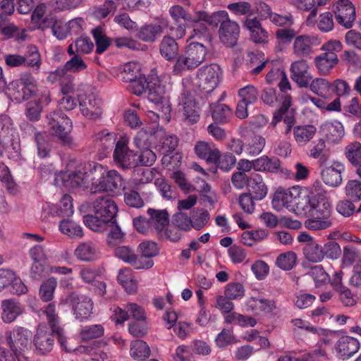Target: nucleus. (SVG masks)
Wrapping results in <instances>:
<instances>
[{"label":"nucleus","instance_id":"obj_1","mask_svg":"<svg viewBox=\"0 0 361 361\" xmlns=\"http://www.w3.org/2000/svg\"><path fill=\"white\" fill-rule=\"evenodd\" d=\"M46 121L51 134L57 137L63 146L70 149L77 147L71 135L73 130L72 121L61 110L50 112L47 116Z\"/></svg>","mask_w":361,"mask_h":361},{"label":"nucleus","instance_id":"obj_2","mask_svg":"<svg viewBox=\"0 0 361 361\" xmlns=\"http://www.w3.org/2000/svg\"><path fill=\"white\" fill-rule=\"evenodd\" d=\"M310 217L305 220V226L308 230L318 231L330 228L332 224L331 216L332 205L328 199L317 200L314 199Z\"/></svg>","mask_w":361,"mask_h":361},{"label":"nucleus","instance_id":"obj_3","mask_svg":"<svg viewBox=\"0 0 361 361\" xmlns=\"http://www.w3.org/2000/svg\"><path fill=\"white\" fill-rule=\"evenodd\" d=\"M37 82L29 72L13 80L7 86V94L12 101L20 103L29 99L36 91Z\"/></svg>","mask_w":361,"mask_h":361},{"label":"nucleus","instance_id":"obj_4","mask_svg":"<svg viewBox=\"0 0 361 361\" xmlns=\"http://www.w3.org/2000/svg\"><path fill=\"white\" fill-rule=\"evenodd\" d=\"M76 96L82 115L90 119H97L102 114V100L91 92L90 87L81 85L77 90Z\"/></svg>","mask_w":361,"mask_h":361},{"label":"nucleus","instance_id":"obj_5","mask_svg":"<svg viewBox=\"0 0 361 361\" xmlns=\"http://www.w3.org/2000/svg\"><path fill=\"white\" fill-rule=\"evenodd\" d=\"M190 83V80L184 78L183 84L185 87L180 99L183 106V114L190 123H195L200 119V101L204 102L203 96L195 90L187 88V84Z\"/></svg>","mask_w":361,"mask_h":361},{"label":"nucleus","instance_id":"obj_6","mask_svg":"<svg viewBox=\"0 0 361 361\" xmlns=\"http://www.w3.org/2000/svg\"><path fill=\"white\" fill-rule=\"evenodd\" d=\"M61 304L71 307L72 312L77 320L80 322L87 320L93 314L94 303L89 296L78 295L71 292L61 300Z\"/></svg>","mask_w":361,"mask_h":361},{"label":"nucleus","instance_id":"obj_7","mask_svg":"<svg viewBox=\"0 0 361 361\" xmlns=\"http://www.w3.org/2000/svg\"><path fill=\"white\" fill-rule=\"evenodd\" d=\"M47 316L49 324L54 333L57 336V339L63 350L67 353L79 352L89 353L90 349L84 345H80L76 348L68 345L67 338L64 336L63 329L59 325V318L56 314L55 305L53 303L48 304L43 310Z\"/></svg>","mask_w":361,"mask_h":361},{"label":"nucleus","instance_id":"obj_8","mask_svg":"<svg viewBox=\"0 0 361 361\" xmlns=\"http://www.w3.org/2000/svg\"><path fill=\"white\" fill-rule=\"evenodd\" d=\"M32 338V331L20 326H15L6 333V343L11 351L18 353H23L30 348Z\"/></svg>","mask_w":361,"mask_h":361},{"label":"nucleus","instance_id":"obj_9","mask_svg":"<svg viewBox=\"0 0 361 361\" xmlns=\"http://www.w3.org/2000/svg\"><path fill=\"white\" fill-rule=\"evenodd\" d=\"M111 74L120 80L129 82L128 90L133 94L140 96L145 90L147 76L141 73V69H112Z\"/></svg>","mask_w":361,"mask_h":361},{"label":"nucleus","instance_id":"obj_10","mask_svg":"<svg viewBox=\"0 0 361 361\" xmlns=\"http://www.w3.org/2000/svg\"><path fill=\"white\" fill-rule=\"evenodd\" d=\"M206 54V48L202 44L190 42L185 53L178 56L175 68H196L204 61Z\"/></svg>","mask_w":361,"mask_h":361},{"label":"nucleus","instance_id":"obj_11","mask_svg":"<svg viewBox=\"0 0 361 361\" xmlns=\"http://www.w3.org/2000/svg\"><path fill=\"white\" fill-rule=\"evenodd\" d=\"M135 157L137 153L129 149L128 140L121 137L117 140L113 152V159L116 164L123 169L135 168L137 166Z\"/></svg>","mask_w":361,"mask_h":361},{"label":"nucleus","instance_id":"obj_12","mask_svg":"<svg viewBox=\"0 0 361 361\" xmlns=\"http://www.w3.org/2000/svg\"><path fill=\"white\" fill-rule=\"evenodd\" d=\"M123 179L116 170L108 171L97 181L92 183L90 190L92 193L101 192H114L116 190L124 188Z\"/></svg>","mask_w":361,"mask_h":361},{"label":"nucleus","instance_id":"obj_13","mask_svg":"<svg viewBox=\"0 0 361 361\" xmlns=\"http://www.w3.org/2000/svg\"><path fill=\"white\" fill-rule=\"evenodd\" d=\"M221 69H198L196 77L192 80L194 86L200 92H212L220 82Z\"/></svg>","mask_w":361,"mask_h":361},{"label":"nucleus","instance_id":"obj_14","mask_svg":"<svg viewBox=\"0 0 361 361\" xmlns=\"http://www.w3.org/2000/svg\"><path fill=\"white\" fill-rule=\"evenodd\" d=\"M229 19L228 14L226 11H220L214 13L211 16H208L205 12L201 11L197 13V17L194 19L195 25L194 27V35L200 38L202 35L207 32V27L202 21L207 23L212 26H217L219 23Z\"/></svg>","mask_w":361,"mask_h":361},{"label":"nucleus","instance_id":"obj_15","mask_svg":"<svg viewBox=\"0 0 361 361\" xmlns=\"http://www.w3.org/2000/svg\"><path fill=\"white\" fill-rule=\"evenodd\" d=\"M92 207L94 214L103 217L111 224L116 223L115 217L118 207L113 199L108 195L98 197L93 202Z\"/></svg>","mask_w":361,"mask_h":361},{"label":"nucleus","instance_id":"obj_16","mask_svg":"<svg viewBox=\"0 0 361 361\" xmlns=\"http://www.w3.org/2000/svg\"><path fill=\"white\" fill-rule=\"evenodd\" d=\"M54 334L49 331L45 325H39L33 338V344L37 355H45L49 353L54 345Z\"/></svg>","mask_w":361,"mask_h":361},{"label":"nucleus","instance_id":"obj_17","mask_svg":"<svg viewBox=\"0 0 361 361\" xmlns=\"http://www.w3.org/2000/svg\"><path fill=\"white\" fill-rule=\"evenodd\" d=\"M79 69H55L47 76V81L51 84L59 81L62 94L72 92L75 85L74 82L75 74Z\"/></svg>","mask_w":361,"mask_h":361},{"label":"nucleus","instance_id":"obj_18","mask_svg":"<svg viewBox=\"0 0 361 361\" xmlns=\"http://www.w3.org/2000/svg\"><path fill=\"white\" fill-rule=\"evenodd\" d=\"M334 12L339 24L350 28L355 19V8L349 0H339L334 5Z\"/></svg>","mask_w":361,"mask_h":361},{"label":"nucleus","instance_id":"obj_19","mask_svg":"<svg viewBox=\"0 0 361 361\" xmlns=\"http://www.w3.org/2000/svg\"><path fill=\"white\" fill-rule=\"evenodd\" d=\"M310 87L313 92L319 96H323L324 91L329 88H331L338 97L348 94L350 92V87L348 83L341 80H337L334 85H330L325 79H316L315 81L312 82Z\"/></svg>","mask_w":361,"mask_h":361},{"label":"nucleus","instance_id":"obj_20","mask_svg":"<svg viewBox=\"0 0 361 361\" xmlns=\"http://www.w3.org/2000/svg\"><path fill=\"white\" fill-rule=\"evenodd\" d=\"M20 128L29 133H34L39 157H48L51 152L50 135L46 132H37L35 127L28 123H23Z\"/></svg>","mask_w":361,"mask_h":361},{"label":"nucleus","instance_id":"obj_21","mask_svg":"<svg viewBox=\"0 0 361 361\" xmlns=\"http://www.w3.org/2000/svg\"><path fill=\"white\" fill-rule=\"evenodd\" d=\"M240 27L238 24L230 18L221 22L219 30V35L221 42L228 47L236 44L238 39Z\"/></svg>","mask_w":361,"mask_h":361},{"label":"nucleus","instance_id":"obj_22","mask_svg":"<svg viewBox=\"0 0 361 361\" xmlns=\"http://www.w3.org/2000/svg\"><path fill=\"white\" fill-rule=\"evenodd\" d=\"M168 26L169 20L165 18L160 19L158 23L145 25L140 29L137 37L146 42H154Z\"/></svg>","mask_w":361,"mask_h":361},{"label":"nucleus","instance_id":"obj_23","mask_svg":"<svg viewBox=\"0 0 361 361\" xmlns=\"http://www.w3.org/2000/svg\"><path fill=\"white\" fill-rule=\"evenodd\" d=\"M145 90L147 91V99L149 102L158 104L162 100V89L160 86V80L157 75V69H151L150 73H147Z\"/></svg>","mask_w":361,"mask_h":361},{"label":"nucleus","instance_id":"obj_24","mask_svg":"<svg viewBox=\"0 0 361 361\" xmlns=\"http://www.w3.org/2000/svg\"><path fill=\"white\" fill-rule=\"evenodd\" d=\"M319 44L314 36L302 35L295 37L293 44V53L300 57H304L313 52V47Z\"/></svg>","mask_w":361,"mask_h":361},{"label":"nucleus","instance_id":"obj_25","mask_svg":"<svg viewBox=\"0 0 361 361\" xmlns=\"http://www.w3.org/2000/svg\"><path fill=\"white\" fill-rule=\"evenodd\" d=\"M345 171V166L340 162H334L331 166L324 168L321 171L322 178L326 185L338 187L342 183L341 174Z\"/></svg>","mask_w":361,"mask_h":361},{"label":"nucleus","instance_id":"obj_26","mask_svg":"<svg viewBox=\"0 0 361 361\" xmlns=\"http://www.w3.org/2000/svg\"><path fill=\"white\" fill-rule=\"evenodd\" d=\"M360 349V342L355 338L341 336L336 344L338 355L343 360L348 359Z\"/></svg>","mask_w":361,"mask_h":361},{"label":"nucleus","instance_id":"obj_27","mask_svg":"<svg viewBox=\"0 0 361 361\" xmlns=\"http://www.w3.org/2000/svg\"><path fill=\"white\" fill-rule=\"evenodd\" d=\"M149 216V221L151 229L162 235L169 223V214L166 209H155L149 208L147 211Z\"/></svg>","mask_w":361,"mask_h":361},{"label":"nucleus","instance_id":"obj_28","mask_svg":"<svg viewBox=\"0 0 361 361\" xmlns=\"http://www.w3.org/2000/svg\"><path fill=\"white\" fill-rule=\"evenodd\" d=\"M75 257L81 262H94L99 257V248L92 241L80 243L74 251Z\"/></svg>","mask_w":361,"mask_h":361},{"label":"nucleus","instance_id":"obj_29","mask_svg":"<svg viewBox=\"0 0 361 361\" xmlns=\"http://www.w3.org/2000/svg\"><path fill=\"white\" fill-rule=\"evenodd\" d=\"M1 307L2 310L1 319L4 323L13 322L23 313L21 305L14 299L2 300Z\"/></svg>","mask_w":361,"mask_h":361},{"label":"nucleus","instance_id":"obj_30","mask_svg":"<svg viewBox=\"0 0 361 361\" xmlns=\"http://www.w3.org/2000/svg\"><path fill=\"white\" fill-rule=\"evenodd\" d=\"M247 188L248 193L253 195L256 200H263L268 192V188L262 176L256 172L250 174Z\"/></svg>","mask_w":361,"mask_h":361},{"label":"nucleus","instance_id":"obj_31","mask_svg":"<svg viewBox=\"0 0 361 361\" xmlns=\"http://www.w3.org/2000/svg\"><path fill=\"white\" fill-rule=\"evenodd\" d=\"M195 152L199 158L205 160L207 163H216L219 158V150L214 144L207 142H197L195 146Z\"/></svg>","mask_w":361,"mask_h":361},{"label":"nucleus","instance_id":"obj_32","mask_svg":"<svg viewBox=\"0 0 361 361\" xmlns=\"http://www.w3.org/2000/svg\"><path fill=\"white\" fill-rule=\"evenodd\" d=\"M234 57V64L238 66H252L253 68H264L268 64L267 58L262 51L250 52L247 54L245 62H243V59L240 54H235Z\"/></svg>","mask_w":361,"mask_h":361},{"label":"nucleus","instance_id":"obj_33","mask_svg":"<svg viewBox=\"0 0 361 361\" xmlns=\"http://www.w3.org/2000/svg\"><path fill=\"white\" fill-rule=\"evenodd\" d=\"M291 192L283 189H278L274 194L271 204L275 210L281 211L286 207L291 211L294 209V199Z\"/></svg>","mask_w":361,"mask_h":361},{"label":"nucleus","instance_id":"obj_34","mask_svg":"<svg viewBox=\"0 0 361 361\" xmlns=\"http://www.w3.org/2000/svg\"><path fill=\"white\" fill-rule=\"evenodd\" d=\"M116 135L114 133H109L107 130L99 131L95 135L96 145L99 151L103 155L106 156L116 146Z\"/></svg>","mask_w":361,"mask_h":361},{"label":"nucleus","instance_id":"obj_35","mask_svg":"<svg viewBox=\"0 0 361 361\" xmlns=\"http://www.w3.org/2000/svg\"><path fill=\"white\" fill-rule=\"evenodd\" d=\"M281 170V161L276 157L263 155L255 159V171L276 173Z\"/></svg>","mask_w":361,"mask_h":361},{"label":"nucleus","instance_id":"obj_36","mask_svg":"<svg viewBox=\"0 0 361 361\" xmlns=\"http://www.w3.org/2000/svg\"><path fill=\"white\" fill-rule=\"evenodd\" d=\"M247 307L253 312H271L276 308L275 302L260 296H252L246 302Z\"/></svg>","mask_w":361,"mask_h":361},{"label":"nucleus","instance_id":"obj_37","mask_svg":"<svg viewBox=\"0 0 361 361\" xmlns=\"http://www.w3.org/2000/svg\"><path fill=\"white\" fill-rule=\"evenodd\" d=\"M322 130L331 142H338L345 133L343 126L338 121L326 122L322 126Z\"/></svg>","mask_w":361,"mask_h":361},{"label":"nucleus","instance_id":"obj_38","mask_svg":"<svg viewBox=\"0 0 361 361\" xmlns=\"http://www.w3.org/2000/svg\"><path fill=\"white\" fill-rule=\"evenodd\" d=\"M90 175L81 170H76L69 173H65L63 176L64 182H66L70 187L75 188H88V178Z\"/></svg>","mask_w":361,"mask_h":361},{"label":"nucleus","instance_id":"obj_39","mask_svg":"<svg viewBox=\"0 0 361 361\" xmlns=\"http://www.w3.org/2000/svg\"><path fill=\"white\" fill-rule=\"evenodd\" d=\"M161 55L168 61L175 59L178 52V45L176 39L170 36H164L159 45Z\"/></svg>","mask_w":361,"mask_h":361},{"label":"nucleus","instance_id":"obj_40","mask_svg":"<svg viewBox=\"0 0 361 361\" xmlns=\"http://www.w3.org/2000/svg\"><path fill=\"white\" fill-rule=\"evenodd\" d=\"M117 280L129 294H133L136 292L137 288V281L134 279L130 269H124L120 270Z\"/></svg>","mask_w":361,"mask_h":361},{"label":"nucleus","instance_id":"obj_41","mask_svg":"<svg viewBox=\"0 0 361 361\" xmlns=\"http://www.w3.org/2000/svg\"><path fill=\"white\" fill-rule=\"evenodd\" d=\"M303 253L305 258L312 262H319L324 259L323 247L315 241L307 243Z\"/></svg>","mask_w":361,"mask_h":361},{"label":"nucleus","instance_id":"obj_42","mask_svg":"<svg viewBox=\"0 0 361 361\" xmlns=\"http://www.w3.org/2000/svg\"><path fill=\"white\" fill-rule=\"evenodd\" d=\"M315 133L316 128L312 125L298 126L293 130L295 141L300 145H304L309 142Z\"/></svg>","mask_w":361,"mask_h":361},{"label":"nucleus","instance_id":"obj_43","mask_svg":"<svg viewBox=\"0 0 361 361\" xmlns=\"http://www.w3.org/2000/svg\"><path fill=\"white\" fill-rule=\"evenodd\" d=\"M156 133L154 128H142L137 133L133 138V142L138 149L150 147L152 140Z\"/></svg>","mask_w":361,"mask_h":361},{"label":"nucleus","instance_id":"obj_44","mask_svg":"<svg viewBox=\"0 0 361 361\" xmlns=\"http://www.w3.org/2000/svg\"><path fill=\"white\" fill-rule=\"evenodd\" d=\"M104 334V328L100 324L85 326L79 332V336L83 341H88L92 339L101 338Z\"/></svg>","mask_w":361,"mask_h":361},{"label":"nucleus","instance_id":"obj_45","mask_svg":"<svg viewBox=\"0 0 361 361\" xmlns=\"http://www.w3.org/2000/svg\"><path fill=\"white\" fill-rule=\"evenodd\" d=\"M212 116L216 123H225L228 122L231 115L230 107L224 104H212L210 105Z\"/></svg>","mask_w":361,"mask_h":361},{"label":"nucleus","instance_id":"obj_46","mask_svg":"<svg viewBox=\"0 0 361 361\" xmlns=\"http://www.w3.org/2000/svg\"><path fill=\"white\" fill-rule=\"evenodd\" d=\"M94 47V44L91 39L87 37H80L78 38L74 44L69 45L68 52L71 55L77 54H88Z\"/></svg>","mask_w":361,"mask_h":361},{"label":"nucleus","instance_id":"obj_47","mask_svg":"<svg viewBox=\"0 0 361 361\" xmlns=\"http://www.w3.org/2000/svg\"><path fill=\"white\" fill-rule=\"evenodd\" d=\"M59 231L71 238H82L84 235L82 228L69 219H63L59 225Z\"/></svg>","mask_w":361,"mask_h":361},{"label":"nucleus","instance_id":"obj_48","mask_svg":"<svg viewBox=\"0 0 361 361\" xmlns=\"http://www.w3.org/2000/svg\"><path fill=\"white\" fill-rule=\"evenodd\" d=\"M0 180L11 195L18 192V185L13 180L8 167L3 162H0Z\"/></svg>","mask_w":361,"mask_h":361},{"label":"nucleus","instance_id":"obj_49","mask_svg":"<svg viewBox=\"0 0 361 361\" xmlns=\"http://www.w3.org/2000/svg\"><path fill=\"white\" fill-rule=\"evenodd\" d=\"M238 96L240 98L239 100L249 105H253L257 102L259 92L257 88L254 85H247L238 90Z\"/></svg>","mask_w":361,"mask_h":361},{"label":"nucleus","instance_id":"obj_50","mask_svg":"<svg viewBox=\"0 0 361 361\" xmlns=\"http://www.w3.org/2000/svg\"><path fill=\"white\" fill-rule=\"evenodd\" d=\"M210 219L209 212L203 208L193 210L190 216L191 226L197 231L203 228Z\"/></svg>","mask_w":361,"mask_h":361},{"label":"nucleus","instance_id":"obj_51","mask_svg":"<svg viewBox=\"0 0 361 361\" xmlns=\"http://www.w3.org/2000/svg\"><path fill=\"white\" fill-rule=\"evenodd\" d=\"M266 140L262 136L255 135L245 145V152L250 156L255 157L259 154L265 146Z\"/></svg>","mask_w":361,"mask_h":361},{"label":"nucleus","instance_id":"obj_52","mask_svg":"<svg viewBox=\"0 0 361 361\" xmlns=\"http://www.w3.org/2000/svg\"><path fill=\"white\" fill-rule=\"evenodd\" d=\"M130 355L135 360H143L149 356L150 350L147 343L142 340L131 342Z\"/></svg>","mask_w":361,"mask_h":361},{"label":"nucleus","instance_id":"obj_53","mask_svg":"<svg viewBox=\"0 0 361 361\" xmlns=\"http://www.w3.org/2000/svg\"><path fill=\"white\" fill-rule=\"evenodd\" d=\"M83 222L87 228L96 232H102L105 230L106 225L110 223L96 214L85 215Z\"/></svg>","mask_w":361,"mask_h":361},{"label":"nucleus","instance_id":"obj_54","mask_svg":"<svg viewBox=\"0 0 361 361\" xmlns=\"http://www.w3.org/2000/svg\"><path fill=\"white\" fill-rule=\"evenodd\" d=\"M314 199L312 200L308 195L295 196L294 199V209L305 214L311 215L314 207Z\"/></svg>","mask_w":361,"mask_h":361},{"label":"nucleus","instance_id":"obj_55","mask_svg":"<svg viewBox=\"0 0 361 361\" xmlns=\"http://www.w3.org/2000/svg\"><path fill=\"white\" fill-rule=\"evenodd\" d=\"M57 286L55 278L50 277L44 281L39 288V296L44 302L51 301L54 298V293Z\"/></svg>","mask_w":361,"mask_h":361},{"label":"nucleus","instance_id":"obj_56","mask_svg":"<svg viewBox=\"0 0 361 361\" xmlns=\"http://www.w3.org/2000/svg\"><path fill=\"white\" fill-rule=\"evenodd\" d=\"M345 154L349 162L353 166L361 163V144L354 142L345 147Z\"/></svg>","mask_w":361,"mask_h":361},{"label":"nucleus","instance_id":"obj_57","mask_svg":"<svg viewBox=\"0 0 361 361\" xmlns=\"http://www.w3.org/2000/svg\"><path fill=\"white\" fill-rule=\"evenodd\" d=\"M338 62V56L333 52H324L314 58L317 68H333Z\"/></svg>","mask_w":361,"mask_h":361},{"label":"nucleus","instance_id":"obj_58","mask_svg":"<svg viewBox=\"0 0 361 361\" xmlns=\"http://www.w3.org/2000/svg\"><path fill=\"white\" fill-rule=\"evenodd\" d=\"M291 71V78L300 87H307L312 80V76L307 69H290Z\"/></svg>","mask_w":361,"mask_h":361},{"label":"nucleus","instance_id":"obj_59","mask_svg":"<svg viewBox=\"0 0 361 361\" xmlns=\"http://www.w3.org/2000/svg\"><path fill=\"white\" fill-rule=\"evenodd\" d=\"M73 212L72 197L68 194L63 195L57 205V214L62 217H69Z\"/></svg>","mask_w":361,"mask_h":361},{"label":"nucleus","instance_id":"obj_60","mask_svg":"<svg viewBox=\"0 0 361 361\" xmlns=\"http://www.w3.org/2000/svg\"><path fill=\"white\" fill-rule=\"evenodd\" d=\"M297 257L295 252H288L280 254L276 260V264L281 269L288 271L293 269L296 263Z\"/></svg>","mask_w":361,"mask_h":361},{"label":"nucleus","instance_id":"obj_61","mask_svg":"<svg viewBox=\"0 0 361 361\" xmlns=\"http://www.w3.org/2000/svg\"><path fill=\"white\" fill-rule=\"evenodd\" d=\"M44 13L45 6L44 4H39L35 8L31 16V20L35 24V27L42 30L49 27L50 18L42 19Z\"/></svg>","mask_w":361,"mask_h":361},{"label":"nucleus","instance_id":"obj_62","mask_svg":"<svg viewBox=\"0 0 361 361\" xmlns=\"http://www.w3.org/2000/svg\"><path fill=\"white\" fill-rule=\"evenodd\" d=\"M92 32L96 42L97 53H103L109 47L110 39L104 35L101 27L93 29Z\"/></svg>","mask_w":361,"mask_h":361},{"label":"nucleus","instance_id":"obj_63","mask_svg":"<svg viewBox=\"0 0 361 361\" xmlns=\"http://www.w3.org/2000/svg\"><path fill=\"white\" fill-rule=\"evenodd\" d=\"M23 57L24 66L39 68L41 65V56L35 46H29Z\"/></svg>","mask_w":361,"mask_h":361},{"label":"nucleus","instance_id":"obj_64","mask_svg":"<svg viewBox=\"0 0 361 361\" xmlns=\"http://www.w3.org/2000/svg\"><path fill=\"white\" fill-rule=\"evenodd\" d=\"M345 195L352 201L357 202L361 200V182L350 180L345 185Z\"/></svg>","mask_w":361,"mask_h":361}]
</instances>
